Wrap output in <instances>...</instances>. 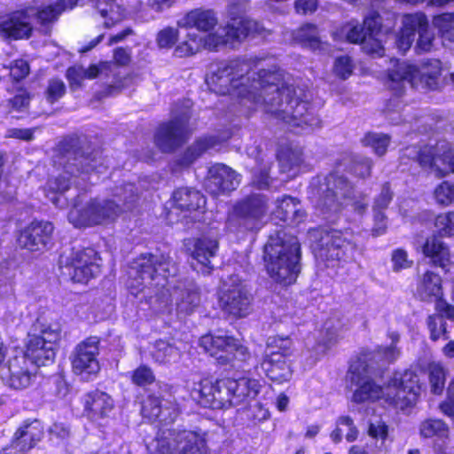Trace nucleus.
<instances>
[{
	"label": "nucleus",
	"mask_w": 454,
	"mask_h": 454,
	"mask_svg": "<svg viewBox=\"0 0 454 454\" xmlns=\"http://www.w3.org/2000/svg\"><path fill=\"white\" fill-rule=\"evenodd\" d=\"M276 156L284 172L299 166L302 161L301 148L290 142L280 144Z\"/></svg>",
	"instance_id": "40"
},
{
	"label": "nucleus",
	"mask_w": 454,
	"mask_h": 454,
	"mask_svg": "<svg viewBox=\"0 0 454 454\" xmlns=\"http://www.w3.org/2000/svg\"><path fill=\"white\" fill-rule=\"evenodd\" d=\"M261 365L266 375L273 381L281 383L288 380L292 376L286 357L279 352L266 353Z\"/></svg>",
	"instance_id": "31"
},
{
	"label": "nucleus",
	"mask_w": 454,
	"mask_h": 454,
	"mask_svg": "<svg viewBox=\"0 0 454 454\" xmlns=\"http://www.w3.org/2000/svg\"><path fill=\"white\" fill-rule=\"evenodd\" d=\"M391 67L387 70L389 81L394 84L410 83L417 90H434L439 86L441 75V62L430 59L416 67L407 62L391 59Z\"/></svg>",
	"instance_id": "9"
},
{
	"label": "nucleus",
	"mask_w": 454,
	"mask_h": 454,
	"mask_svg": "<svg viewBox=\"0 0 454 454\" xmlns=\"http://www.w3.org/2000/svg\"><path fill=\"white\" fill-rule=\"evenodd\" d=\"M226 397L231 406L240 405L248 399H254L259 394L262 384L259 380L241 377L238 380L224 379Z\"/></svg>",
	"instance_id": "24"
},
{
	"label": "nucleus",
	"mask_w": 454,
	"mask_h": 454,
	"mask_svg": "<svg viewBox=\"0 0 454 454\" xmlns=\"http://www.w3.org/2000/svg\"><path fill=\"white\" fill-rule=\"evenodd\" d=\"M427 325L430 331V336L433 340H437L440 338L445 340L449 339L446 323L443 318L438 316H430L427 319Z\"/></svg>",
	"instance_id": "53"
},
{
	"label": "nucleus",
	"mask_w": 454,
	"mask_h": 454,
	"mask_svg": "<svg viewBox=\"0 0 454 454\" xmlns=\"http://www.w3.org/2000/svg\"><path fill=\"white\" fill-rule=\"evenodd\" d=\"M154 380L153 372L145 365L139 366L134 371L132 375V381L137 386H146L153 383Z\"/></svg>",
	"instance_id": "64"
},
{
	"label": "nucleus",
	"mask_w": 454,
	"mask_h": 454,
	"mask_svg": "<svg viewBox=\"0 0 454 454\" xmlns=\"http://www.w3.org/2000/svg\"><path fill=\"white\" fill-rule=\"evenodd\" d=\"M80 141L76 137H67L54 149V163L63 167L61 173L51 176L45 185L46 197L58 207L67 205L64 193L71 186V178L75 173L87 174L98 169L95 157L80 153Z\"/></svg>",
	"instance_id": "4"
},
{
	"label": "nucleus",
	"mask_w": 454,
	"mask_h": 454,
	"mask_svg": "<svg viewBox=\"0 0 454 454\" xmlns=\"http://www.w3.org/2000/svg\"><path fill=\"white\" fill-rule=\"evenodd\" d=\"M246 152L247 156L254 160L251 169L254 184L259 189L268 188L270 182L269 172L272 165L271 158L263 153L256 142L247 146Z\"/></svg>",
	"instance_id": "27"
},
{
	"label": "nucleus",
	"mask_w": 454,
	"mask_h": 454,
	"mask_svg": "<svg viewBox=\"0 0 454 454\" xmlns=\"http://www.w3.org/2000/svg\"><path fill=\"white\" fill-rule=\"evenodd\" d=\"M268 345L277 349L270 352H279L284 357H287L292 354L293 341L288 337H274L269 340Z\"/></svg>",
	"instance_id": "60"
},
{
	"label": "nucleus",
	"mask_w": 454,
	"mask_h": 454,
	"mask_svg": "<svg viewBox=\"0 0 454 454\" xmlns=\"http://www.w3.org/2000/svg\"><path fill=\"white\" fill-rule=\"evenodd\" d=\"M253 296L238 275L229 276L219 291V307L232 317L241 318L251 312Z\"/></svg>",
	"instance_id": "10"
},
{
	"label": "nucleus",
	"mask_w": 454,
	"mask_h": 454,
	"mask_svg": "<svg viewBox=\"0 0 454 454\" xmlns=\"http://www.w3.org/2000/svg\"><path fill=\"white\" fill-rule=\"evenodd\" d=\"M148 449L158 454H208L207 434L184 427L160 429Z\"/></svg>",
	"instance_id": "8"
},
{
	"label": "nucleus",
	"mask_w": 454,
	"mask_h": 454,
	"mask_svg": "<svg viewBox=\"0 0 454 454\" xmlns=\"http://www.w3.org/2000/svg\"><path fill=\"white\" fill-rule=\"evenodd\" d=\"M446 380V371L439 363L429 364V382L431 391L435 395H440L444 389Z\"/></svg>",
	"instance_id": "47"
},
{
	"label": "nucleus",
	"mask_w": 454,
	"mask_h": 454,
	"mask_svg": "<svg viewBox=\"0 0 454 454\" xmlns=\"http://www.w3.org/2000/svg\"><path fill=\"white\" fill-rule=\"evenodd\" d=\"M417 294L423 301L441 298L442 295L441 276L432 270H427L418 279Z\"/></svg>",
	"instance_id": "36"
},
{
	"label": "nucleus",
	"mask_w": 454,
	"mask_h": 454,
	"mask_svg": "<svg viewBox=\"0 0 454 454\" xmlns=\"http://www.w3.org/2000/svg\"><path fill=\"white\" fill-rule=\"evenodd\" d=\"M297 200L291 196H284L276 201V209L273 215L282 222L299 223L305 219V212L299 207Z\"/></svg>",
	"instance_id": "34"
},
{
	"label": "nucleus",
	"mask_w": 454,
	"mask_h": 454,
	"mask_svg": "<svg viewBox=\"0 0 454 454\" xmlns=\"http://www.w3.org/2000/svg\"><path fill=\"white\" fill-rule=\"evenodd\" d=\"M300 244L297 238L278 230L270 235L264 246L263 259L270 277L288 286L295 282L300 272Z\"/></svg>",
	"instance_id": "7"
},
{
	"label": "nucleus",
	"mask_w": 454,
	"mask_h": 454,
	"mask_svg": "<svg viewBox=\"0 0 454 454\" xmlns=\"http://www.w3.org/2000/svg\"><path fill=\"white\" fill-rule=\"evenodd\" d=\"M218 251V240L212 236L203 235L197 239L193 245L192 256L196 263L192 265L195 270L204 275L210 274L214 269L212 259Z\"/></svg>",
	"instance_id": "26"
},
{
	"label": "nucleus",
	"mask_w": 454,
	"mask_h": 454,
	"mask_svg": "<svg viewBox=\"0 0 454 454\" xmlns=\"http://www.w3.org/2000/svg\"><path fill=\"white\" fill-rule=\"evenodd\" d=\"M372 166L373 160L369 157L356 156L353 160V171L362 178L371 176Z\"/></svg>",
	"instance_id": "61"
},
{
	"label": "nucleus",
	"mask_w": 454,
	"mask_h": 454,
	"mask_svg": "<svg viewBox=\"0 0 454 454\" xmlns=\"http://www.w3.org/2000/svg\"><path fill=\"white\" fill-rule=\"evenodd\" d=\"M364 27L367 35H381L382 18L378 12H370L364 19Z\"/></svg>",
	"instance_id": "58"
},
{
	"label": "nucleus",
	"mask_w": 454,
	"mask_h": 454,
	"mask_svg": "<svg viewBox=\"0 0 454 454\" xmlns=\"http://www.w3.org/2000/svg\"><path fill=\"white\" fill-rule=\"evenodd\" d=\"M388 337L392 340V343L389 347H379L375 350H363L362 352H371L379 354L382 352V356L376 357V360L379 361L383 365H387L397 359L399 356V350L396 348L395 344L399 341L400 336L396 332H391L388 333Z\"/></svg>",
	"instance_id": "44"
},
{
	"label": "nucleus",
	"mask_w": 454,
	"mask_h": 454,
	"mask_svg": "<svg viewBox=\"0 0 454 454\" xmlns=\"http://www.w3.org/2000/svg\"><path fill=\"white\" fill-rule=\"evenodd\" d=\"M342 34L348 42L352 43H361L367 37L364 27L356 20L348 22L342 27Z\"/></svg>",
	"instance_id": "48"
},
{
	"label": "nucleus",
	"mask_w": 454,
	"mask_h": 454,
	"mask_svg": "<svg viewBox=\"0 0 454 454\" xmlns=\"http://www.w3.org/2000/svg\"><path fill=\"white\" fill-rule=\"evenodd\" d=\"M60 338L61 329L58 325L44 327L39 334H28L25 356L38 366L53 362Z\"/></svg>",
	"instance_id": "13"
},
{
	"label": "nucleus",
	"mask_w": 454,
	"mask_h": 454,
	"mask_svg": "<svg viewBox=\"0 0 454 454\" xmlns=\"http://www.w3.org/2000/svg\"><path fill=\"white\" fill-rule=\"evenodd\" d=\"M33 8L14 11L0 17V36L7 41L29 39L34 31Z\"/></svg>",
	"instance_id": "20"
},
{
	"label": "nucleus",
	"mask_w": 454,
	"mask_h": 454,
	"mask_svg": "<svg viewBox=\"0 0 454 454\" xmlns=\"http://www.w3.org/2000/svg\"><path fill=\"white\" fill-rule=\"evenodd\" d=\"M200 346L220 364L246 363L251 358L248 348L239 340L229 335H203L200 339Z\"/></svg>",
	"instance_id": "11"
},
{
	"label": "nucleus",
	"mask_w": 454,
	"mask_h": 454,
	"mask_svg": "<svg viewBox=\"0 0 454 454\" xmlns=\"http://www.w3.org/2000/svg\"><path fill=\"white\" fill-rule=\"evenodd\" d=\"M224 379L213 382L204 379L194 383L191 389L192 398L201 406L211 409H226L230 407V401L226 397Z\"/></svg>",
	"instance_id": "21"
},
{
	"label": "nucleus",
	"mask_w": 454,
	"mask_h": 454,
	"mask_svg": "<svg viewBox=\"0 0 454 454\" xmlns=\"http://www.w3.org/2000/svg\"><path fill=\"white\" fill-rule=\"evenodd\" d=\"M293 37L298 43L311 49H317L320 43L317 27L313 24L301 26L293 32Z\"/></svg>",
	"instance_id": "42"
},
{
	"label": "nucleus",
	"mask_w": 454,
	"mask_h": 454,
	"mask_svg": "<svg viewBox=\"0 0 454 454\" xmlns=\"http://www.w3.org/2000/svg\"><path fill=\"white\" fill-rule=\"evenodd\" d=\"M177 266L168 255L141 254L131 267L129 276L133 278L129 286L136 295L143 297L154 309L169 310V297L176 301V309L179 317L192 314L200 304L199 286L191 280H177Z\"/></svg>",
	"instance_id": "2"
},
{
	"label": "nucleus",
	"mask_w": 454,
	"mask_h": 454,
	"mask_svg": "<svg viewBox=\"0 0 454 454\" xmlns=\"http://www.w3.org/2000/svg\"><path fill=\"white\" fill-rule=\"evenodd\" d=\"M192 129L186 115H180L159 126L154 135L156 146L163 153H171L190 137Z\"/></svg>",
	"instance_id": "19"
},
{
	"label": "nucleus",
	"mask_w": 454,
	"mask_h": 454,
	"mask_svg": "<svg viewBox=\"0 0 454 454\" xmlns=\"http://www.w3.org/2000/svg\"><path fill=\"white\" fill-rule=\"evenodd\" d=\"M66 92V85L59 79H51L46 90V98L50 103H54Z\"/></svg>",
	"instance_id": "63"
},
{
	"label": "nucleus",
	"mask_w": 454,
	"mask_h": 454,
	"mask_svg": "<svg viewBox=\"0 0 454 454\" xmlns=\"http://www.w3.org/2000/svg\"><path fill=\"white\" fill-rule=\"evenodd\" d=\"M32 8L34 13L33 20L36 18L43 27H46L54 22L61 13V10L56 5H48L40 10H35L34 7Z\"/></svg>",
	"instance_id": "50"
},
{
	"label": "nucleus",
	"mask_w": 454,
	"mask_h": 454,
	"mask_svg": "<svg viewBox=\"0 0 454 454\" xmlns=\"http://www.w3.org/2000/svg\"><path fill=\"white\" fill-rule=\"evenodd\" d=\"M393 199V192H391L388 183L382 185L380 192L376 196L373 204V212H382L386 209Z\"/></svg>",
	"instance_id": "59"
},
{
	"label": "nucleus",
	"mask_w": 454,
	"mask_h": 454,
	"mask_svg": "<svg viewBox=\"0 0 454 454\" xmlns=\"http://www.w3.org/2000/svg\"><path fill=\"white\" fill-rule=\"evenodd\" d=\"M308 198L316 211L326 220L336 216L351 203L359 214L368 207L364 199L355 200L353 185L347 177L337 173L313 177L308 188Z\"/></svg>",
	"instance_id": "5"
},
{
	"label": "nucleus",
	"mask_w": 454,
	"mask_h": 454,
	"mask_svg": "<svg viewBox=\"0 0 454 454\" xmlns=\"http://www.w3.org/2000/svg\"><path fill=\"white\" fill-rule=\"evenodd\" d=\"M53 230L50 222L33 221L20 231L18 244L30 251H40L51 241Z\"/></svg>",
	"instance_id": "23"
},
{
	"label": "nucleus",
	"mask_w": 454,
	"mask_h": 454,
	"mask_svg": "<svg viewBox=\"0 0 454 454\" xmlns=\"http://www.w3.org/2000/svg\"><path fill=\"white\" fill-rule=\"evenodd\" d=\"M180 350L164 340H157L152 351L153 359L159 364L176 362L180 357Z\"/></svg>",
	"instance_id": "43"
},
{
	"label": "nucleus",
	"mask_w": 454,
	"mask_h": 454,
	"mask_svg": "<svg viewBox=\"0 0 454 454\" xmlns=\"http://www.w3.org/2000/svg\"><path fill=\"white\" fill-rule=\"evenodd\" d=\"M454 13H443L434 18V23L440 28L444 36L454 41Z\"/></svg>",
	"instance_id": "57"
},
{
	"label": "nucleus",
	"mask_w": 454,
	"mask_h": 454,
	"mask_svg": "<svg viewBox=\"0 0 454 454\" xmlns=\"http://www.w3.org/2000/svg\"><path fill=\"white\" fill-rule=\"evenodd\" d=\"M382 356L371 352H360L354 359L347 373L348 387L353 390L352 402L363 403L384 398L386 402L400 409L414 404L420 394L419 376L412 371L395 372L383 388L378 379L383 375V365L376 357Z\"/></svg>",
	"instance_id": "3"
},
{
	"label": "nucleus",
	"mask_w": 454,
	"mask_h": 454,
	"mask_svg": "<svg viewBox=\"0 0 454 454\" xmlns=\"http://www.w3.org/2000/svg\"><path fill=\"white\" fill-rule=\"evenodd\" d=\"M421 19L415 13L406 14L403 18V27L400 32L395 35V46L403 53H405L415 40V27L419 26Z\"/></svg>",
	"instance_id": "39"
},
{
	"label": "nucleus",
	"mask_w": 454,
	"mask_h": 454,
	"mask_svg": "<svg viewBox=\"0 0 454 454\" xmlns=\"http://www.w3.org/2000/svg\"><path fill=\"white\" fill-rule=\"evenodd\" d=\"M85 411L92 419H98L109 417L114 404L112 397L101 391L89 393L84 400Z\"/></svg>",
	"instance_id": "32"
},
{
	"label": "nucleus",
	"mask_w": 454,
	"mask_h": 454,
	"mask_svg": "<svg viewBox=\"0 0 454 454\" xmlns=\"http://www.w3.org/2000/svg\"><path fill=\"white\" fill-rule=\"evenodd\" d=\"M98 354V337L90 336L78 343L70 357L74 373L83 381L92 380L100 371Z\"/></svg>",
	"instance_id": "17"
},
{
	"label": "nucleus",
	"mask_w": 454,
	"mask_h": 454,
	"mask_svg": "<svg viewBox=\"0 0 454 454\" xmlns=\"http://www.w3.org/2000/svg\"><path fill=\"white\" fill-rule=\"evenodd\" d=\"M354 245L338 230L321 231L315 246V255L326 268L335 267L352 254Z\"/></svg>",
	"instance_id": "14"
},
{
	"label": "nucleus",
	"mask_w": 454,
	"mask_h": 454,
	"mask_svg": "<svg viewBox=\"0 0 454 454\" xmlns=\"http://www.w3.org/2000/svg\"><path fill=\"white\" fill-rule=\"evenodd\" d=\"M391 142L389 135L379 132H367L361 139L364 146L370 147L373 153L379 157L386 154Z\"/></svg>",
	"instance_id": "41"
},
{
	"label": "nucleus",
	"mask_w": 454,
	"mask_h": 454,
	"mask_svg": "<svg viewBox=\"0 0 454 454\" xmlns=\"http://www.w3.org/2000/svg\"><path fill=\"white\" fill-rule=\"evenodd\" d=\"M15 270L7 267L0 270V295L7 297L14 293Z\"/></svg>",
	"instance_id": "52"
},
{
	"label": "nucleus",
	"mask_w": 454,
	"mask_h": 454,
	"mask_svg": "<svg viewBox=\"0 0 454 454\" xmlns=\"http://www.w3.org/2000/svg\"><path fill=\"white\" fill-rule=\"evenodd\" d=\"M20 362L26 363V358H14L7 371L2 375L4 382L12 388L23 389L30 385L31 374L27 368L20 366Z\"/></svg>",
	"instance_id": "37"
},
{
	"label": "nucleus",
	"mask_w": 454,
	"mask_h": 454,
	"mask_svg": "<svg viewBox=\"0 0 454 454\" xmlns=\"http://www.w3.org/2000/svg\"><path fill=\"white\" fill-rule=\"evenodd\" d=\"M415 15L421 18V24L415 27V34L419 35L417 48L422 51H428L433 45L434 35L428 29L429 25L426 15L420 12L415 13Z\"/></svg>",
	"instance_id": "45"
},
{
	"label": "nucleus",
	"mask_w": 454,
	"mask_h": 454,
	"mask_svg": "<svg viewBox=\"0 0 454 454\" xmlns=\"http://www.w3.org/2000/svg\"><path fill=\"white\" fill-rule=\"evenodd\" d=\"M392 269L395 272L410 269L413 265V261L409 258L408 253L403 248L393 250L391 254Z\"/></svg>",
	"instance_id": "54"
},
{
	"label": "nucleus",
	"mask_w": 454,
	"mask_h": 454,
	"mask_svg": "<svg viewBox=\"0 0 454 454\" xmlns=\"http://www.w3.org/2000/svg\"><path fill=\"white\" fill-rule=\"evenodd\" d=\"M406 154L417 160L421 168L429 169L439 177L449 169L454 173V155L450 144L446 140L438 141L434 146L408 147Z\"/></svg>",
	"instance_id": "12"
},
{
	"label": "nucleus",
	"mask_w": 454,
	"mask_h": 454,
	"mask_svg": "<svg viewBox=\"0 0 454 454\" xmlns=\"http://www.w3.org/2000/svg\"><path fill=\"white\" fill-rule=\"evenodd\" d=\"M279 124L282 128L294 134L313 131L320 127L318 115H281Z\"/></svg>",
	"instance_id": "38"
},
{
	"label": "nucleus",
	"mask_w": 454,
	"mask_h": 454,
	"mask_svg": "<svg viewBox=\"0 0 454 454\" xmlns=\"http://www.w3.org/2000/svg\"><path fill=\"white\" fill-rule=\"evenodd\" d=\"M436 232L442 237L454 235V212H447L436 216L434 221Z\"/></svg>",
	"instance_id": "49"
},
{
	"label": "nucleus",
	"mask_w": 454,
	"mask_h": 454,
	"mask_svg": "<svg viewBox=\"0 0 454 454\" xmlns=\"http://www.w3.org/2000/svg\"><path fill=\"white\" fill-rule=\"evenodd\" d=\"M249 64L246 61L234 59L221 62L212 67L211 73L207 75L206 83L208 89L219 95H230L232 98L253 101L255 104L279 107L270 110L268 114H290L293 104L299 105L295 98V89L285 79L284 72L273 67L270 69L262 68L253 76L250 84Z\"/></svg>",
	"instance_id": "1"
},
{
	"label": "nucleus",
	"mask_w": 454,
	"mask_h": 454,
	"mask_svg": "<svg viewBox=\"0 0 454 454\" xmlns=\"http://www.w3.org/2000/svg\"><path fill=\"white\" fill-rule=\"evenodd\" d=\"M141 412L143 417L150 421L159 420L165 426L173 423L179 415L176 406L163 407L160 398L153 395H148L144 401Z\"/></svg>",
	"instance_id": "28"
},
{
	"label": "nucleus",
	"mask_w": 454,
	"mask_h": 454,
	"mask_svg": "<svg viewBox=\"0 0 454 454\" xmlns=\"http://www.w3.org/2000/svg\"><path fill=\"white\" fill-rule=\"evenodd\" d=\"M100 257L92 248H86L74 254L67 265L68 276L74 282L86 283L100 271Z\"/></svg>",
	"instance_id": "22"
},
{
	"label": "nucleus",
	"mask_w": 454,
	"mask_h": 454,
	"mask_svg": "<svg viewBox=\"0 0 454 454\" xmlns=\"http://www.w3.org/2000/svg\"><path fill=\"white\" fill-rule=\"evenodd\" d=\"M354 66L348 56H341L336 59L334 63V73L340 78L345 80L353 73Z\"/></svg>",
	"instance_id": "62"
},
{
	"label": "nucleus",
	"mask_w": 454,
	"mask_h": 454,
	"mask_svg": "<svg viewBox=\"0 0 454 454\" xmlns=\"http://www.w3.org/2000/svg\"><path fill=\"white\" fill-rule=\"evenodd\" d=\"M137 198V189L133 184L116 186L111 198L91 199L81 207L80 198L77 197L68 213V220L75 227L108 224L114 222L122 212L130 209Z\"/></svg>",
	"instance_id": "6"
},
{
	"label": "nucleus",
	"mask_w": 454,
	"mask_h": 454,
	"mask_svg": "<svg viewBox=\"0 0 454 454\" xmlns=\"http://www.w3.org/2000/svg\"><path fill=\"white\" fill-rule=\"evenodd\" d=\"M218 22L215 12L211 9L196 8L188 12L177 20V26L183 28L195 27L199 31L207 32Z\"/></svg>",
	"instance_id": "29"
},
{
	"label": "nucleus",
	"mask_w": 454,
	"mask_h": 454,
	"mask_svg": "<svg viewBox=\"0 0 454 454\" xmlns=\"http://www.w3.org/2000/svg\"><path fill=\"white\" fill-rule=\"evenodd\" d=\"M266 210L267 207L262 197H251L234 207L229 215L227 227L231 231L257 230L261 227Z\"/></svg>",
	"instance_id": "16"
},
{
	"label": "nucleus",
	"mask_w": 454,
	"mask_h": 454,
	"mask_svg": "<svg viewBox=\"0 0 454 454\" xmlns=\"http://www.w3.org/2000/svg\"><path fill=\"white\" fill-rule=\"evenodd\" d=\"M179 32L176 28L167 27L158 32L156 43L160 48H171L178 40Z\"/></svg>",
	"instance_id": "55"
},
{
	"label": "nucleus",
	"mask_w": 454,
	"mask_h": 454,
	"mask_svg": "<svg viewBox=\"0 0 454 454\" xmlns=\"http://www.w3.org/2000/svg\"><path fill=\"white\" fill-rule=\"evenodd\" d=\"M419 430L421 435L426 438L434 436L446 438L449 434L448 427L441 419H427L421 423Z\"/></svg>",
	"instance_id": "46"
},
{
	"label": "nucleus",
	"mask_w": 454,
	"mask_h": 454,
	"mask_svg": "<svg viewBox=\"0 0 454 454\" xmlns=\"http://www.w3.org/2000/svg\"><path fill=\"white\" fill-rule=\"evenodd\" d=\"M231 134H224L222 136H208L197 139L191 146L184 152L181 162L184 165H190L194 162L204 153L214 149L223 141L227 140Z\"/></svg>",
	"instance_id": "33"
},
{
	"label": "nucleus",
	"mask_w": 454,
	"mask_h": 454,
	"mask_svg": "<svg viewBox=\"0 0 454 454\" xmlns=\"http://www.w3.org/2000/svg\"><path fill=\"white\" fill-rule=\"evenodd\" d=\"M239 181V175L236 171L224 164L217 163L209 168L206 186L209 192L217 195L235 190Z\"/></svg>",
	"instance_id": "25"
},
{
	"label": "nucleus",
	"mask_w": 454,
	"mask_h": 454,
	"mask_svg": "<svg viewBox=\"0 0 454 454\" xmlns=\"http://www.w3.org/2000/svg\"><path fill=\"white\" fill-rule=\"evenodd\" d=\"M168 203L167 218L174 223L186 219L197 221L206 200L199 191L184 187L176 189Z\"/></svg>",
	"instance_id": "15"
},
{
	"label": "nucleus",
	"mask_w": 454,
	"mask_h": 454,
	"mask_svg": "<svg viewBox=\"0 0 454 454\" xmlns=\"http://www.w3.org/2000/svg\"><path fill=\"white\" fill-rule=\"evenodd\" d=\"M422 251L425 257L435 266L445 268L450 262L449 247L435 236L427 239Z\"/></svg>",
	"instance_id": "35"
},
{
	"label": "nucleus",
	"mask_w": 454,
	"mask_h": 454,
	"mask_svg": "<svg viewBox=\"0 0 454 454\" xmlns=\"http://www.w3.org/2000/svg\"><path fill=\"white\" fill-rule=\"evenodd\" d=\"M43 430L37 420L25 422L14 434L11 447L19 452L32 449L43 437Z\"/></svg>",
	"instance_id": "30"
},
{
	"label": "nucleus",
	"mask_w": 454,
	"mask_h": 454,
	"mask_svg": "<svg viewBox=\"0 0 454 454\" xmlns=\"http://www.w3.org/2000/svg\"><path fill=\"white\" fill-rule=\"evenodd\" d=\"M262 27L254 20L245 17L232 19L225 27H220L214 34L208 35L205 44L209 50H215L219 45L241 41L251 34H261Z\"/></svg>",
	"instance_id": "18"
},
{
	"label": "nucleus",
	"mask_w": 454,
	"mask_h": 454,
	"mask_svg": "<svg viewBox=\"0 0 454 454\" xmlns=\"http://www.w3.org/2000/svg\"><path fill=\"white\" fill-rule=\"evenodd\" d=\"M382 35H367L362 44V50L372 57H382L385 49L382 43Z\"/></svg>",
	"instance_id": "51"
},
{
	"label": "nucleus",
	"mask_w": 454,
	"mask_h": 454,
	"mask_svg": "<svg viewBox=\"0 0 454 454\" xmlns=\"http://www.w3.org/2000/svg\"><path fill=\"white\" fill-rule=\"evenodd\" d=\"M436 201L442 205H450L454 203V184L444 181L434 190Z\"/></svg>",
	"instance_id": "56"
}]
</instances>
